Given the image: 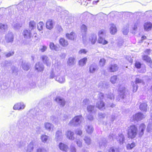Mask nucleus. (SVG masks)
I'll list each match as a JSON object with an SVG mask.
<instances>
[{"instance_id":"obj_1","label":"nucleus","mask_w":152,"mask_h":152,"mask_svg":"<svg viewBox=\"0 0 152 152\" xmlns=\"http://www.w3.org/2000/svg\"><path fill=\"white\" fill-rule=\"evenodd\" d=\"M139 131L137 133V128L135 125L132 124L128 127L127 130L128 137L131 139H134L137 134L138 137H141L144 134L146 126L144 124L142 123L139 126Z\"/></svg>"},{"instance_id":"obj_2","label":"nucleus","mask_w":152,"mask_h":152,"mask_svg":"<svg viewBox=\"0 0 152 152\" xmlns=\"http://www.w3.org/2000/svg\"><path fill=\"white\" fill-rule=\"evenodd\" d=\"M133 120L137 121L142 120L144 118V115L141 113H138L135 114L132 116Z\"/></svg>"},{"instance_id":"obj_3","label":"nucleus","mask_w":152,"mask_h":152,"mask_svg":"<svg viewBox=\"0 0 152 152\" xmlns=\"http://www.w3.org/2000/svg\"><path fill=\"white\" fill-rule=\"evenodd\" d=\"M58 146L59 149L63 152H67L69 149L68 145L63 142H60Z\"/></svg>"},{"instance_id":"obj_4","label":"nucleus","mask_w":152,"mask_h":152,"mask_svg":"<svg viewBox=\"0 0 152 152\" xmlns=\"http://www.w3.org/2000/svg\"><path fill=\"white\" fill-rule=\"evenodd\" d=\"M41 58L44 64L48 66H50L51 64V61L48 57L46 55H43L41 56Z\"/></svg>"},{"instance_id":"obj_5","label":"nucleus","mask_w":152,"mask_h":152,"mask_svg":"<svg viewBox=\"0 0 152 152\" xmlns=\"http://www.w3.org/2000/svg\"><path fill=\"white\" fill-rule=\"evenodd\" d=\"M55 25V22L51 19H49L46 22V26L47 28L49 30L53 29Z\"/></svg>"},{"instance_id":"obj_6","label":"nucleus","mask_w":152,"mask_h":152,"mask_svg":"<svg viewBox=\"0 0 152 152\" xmlns=\"http://www.w3.org/2000/svg\"><path fill=\"white\" fill-rule=\"evenodd\" d=\"M44 69V66L42 63L37 62L36 64L35 70L37 72H42L43 71Z\"/></svg>"},{"instance_id":"obj_7","label":"nucleus","mask_w":152,"mask_h":152,"mask_svg":"<svg viewBox=\"0 0 152 152\" xmlns=\"http://www.w3.org/2000/svg\"><path fill=\"white\" fill-rule=\"evenodd\" d=\"M118 69V67L117 64H113L109 66L107 69L110 72H114L117 71Z\"/></svg>"},{"instance_id":"obj_8","label":"nucleus","mask_w":152,"mask_h":152,"mask_svg":"<svg viewBox=\"0 0 152 152\" xmlns=\"http://www.w3.org/2000/svg\"><path fill=\"white\" fill-rule=\"evenodd\" d=\"M142 59L148 63V64L150 67L152 68V61L150 58L148 56L145 55H143L142 56Z\"/></svg>"},{"instance_id":"obj_9","label":"nucleus","mask_w":152,"mask_h":152,"mask_svg":"<svg viewBox=\"0 0 152 152\" xmlns=\"http://www.w3.org/2000/svg\"><path fill=\"white\" fill-rule=\"evenodd\" d=\"M97 40V36L95 34H92L89 36L88 42L92 44H94Z\"/></svg>"},{"instance_id":"obj_10","label":"nucleus","mask_w":152,"mask_h":152,"mask_svg":"<svg viewBox=\"0 0 152 152\" xmlns=\"http://www.w3.org/2000/svg\"><path fill=\"white\" fill-rule=\"evenodd\" d=\"M74 133L71 130H68L66 133V137L69 140H73L75 139Z\"/></svg>"},{"instance_id":"obj_11","label":"nucleus","mask_w":152,"mask_h":152,"mask_svg":"<svg viewBox=\"0 0 152 152\" xmlns=\"http://www.w3.org/2000/svg\"><path fill=\"white\" fill-rule=\"evenodd\" d=\"M109 26L110 33L112 34H115L117 31V28L115 25L111 23L110 24Z\"/></svg>"},{"instance_id":"obj_12","label":"nucleus","mask_w":152,"mask_h":152,"mask_svg":"<svg viewBox=\"0 0 152 152\" xmlns=\"http://www.w3.org/2000/svg\"><path fill=\"white\" fill-rule=\"evenodd\" d=\"M5 40L7 42H12L13 40L12 34L11 32H10L7 34L5 36Z\"/></svg>"},{"instance_id":"obj_13","label":"nucleus","mask_w":152,"mask_h":152,"mask_svg":"<svg viewBox=\"0 0 152 152\" xmlns=\"http://www.w3.org/2000/svg\"><path fill=\"white\" fill-rule=\"evenodd\" d=\"M23 34L24 38H25L29 39L31 37V31L30 30H24L23 31Z\"/></svg>"},{"instance_id":"obj_14","label":"nucleus","mask_w":152,"mask_h":152,"mask_svg":"<svg viewBox=\"0 0 152 152\" xmlns=\"http://www.w3.org/2000/svg\"><path fill=\"white\" fill-rule=\"evenodd\" d=\"M75 58L72 57H69L67 62V65L70 66H72L75 64Z\"/></svg>"},{"instance_id":"obj_15","label":"nucleus","mask_w":152,"mask_h":152,"mask_svg":"<svg viewBox=\"0 0 152 152\" xmlns=\"http://www.w3.org/2000/svg\"><path fill=\"white\" fill-rule=\"evenodd\" d=\"M25 105L21 103H18L15 104L13 106V108L14 110H20L23 109Z\"/></svg>"},{"instance_id":"obj_16","label":"nucleus","mask_w":152,"mask_h":152,"mask_svg":"<svg viewBox=\"0 0 152 152\" xmlns=\"http://www.w3.org/2000/svg\"><path fill=\"white\" fill-rule=\"evenodd\" d=\"M144 28L146 31L151 30L152 28V24L149 22H146L144 25Z\"/></svg>"},{"instance_id":"obj_17","label":"nucleus","mask_w":152,"mask_h":152,"mask_svg":"<svg viewBox=\"0 0 152 152\" xmlns=\"http://www.w3.org/2000/svg\"><path fill=\"white\" fill-rule=\"evenodd\" d=\"M55 80L61 83H64L65 81V76H58L55 78Z\"/></svg>"},{"instance_id":"obj_18","label":"nucleus","mask_w":152,"mask_h":152,"mask_svg":"<svg viewBox=\"0 0 152 152\" xmlns=\"http://www.w3.org/2000/svg\"><path fill=\"white\" fill-rule=\"evenodd\" d=\"M59 42L60 45L63 47H66L69 44L68 41L62 38L60 39Z\"/></svg>"},{"instance_id":"obj_19","label":"nucleus","mask_w":152,"mask_h":152,"mask_svg":"<svg viewBox=\"0 0 152 152\" xmlns=\"http://www.w3.org/2000/svg\"><path fill=\"white\" fill-rule=\"evenodd\" d=\"M50 49L52 50H55L57 51L59 50V47L55 45L53 42H50L49 44Z\"/></svg>"},{"instance_id":"obj_20","label":"nucleus","mask_w":152,"mask_h":152,"mask_svg":"<svg viewBox=\"0 0 152 152\" xmlns=\"http://www.w3.org/2000/svg\"><path fill=\"white\" fill-rule=\"evenodd\" d=\"M119 80V78L118 77L117 75H115L112 76L110 79V81L113 84L118 83Z\"/></svg>"},{"instance_id":"obj_21","label":"nucleus","mask_w":152,"mask_h":152,"mask_svg":"<svg viewBox=\"0 0 152 152\" xmlns=\"http://www.w3.org/2000/svg\"><path fill=\"white\" fill-rule=\"evenodd\" d=\"M97 69V66L95 64H91L89 68V71L91 73H94Z\"/></svg>"},{"instance_id":"obj_22","label":"nucleus","mask_w":152,"mask_h":152,"mask_svg":"<svg viewBox=\"0 0 152 152\" xmlns=\"http://www.w3.org/2000/svg\"><path fill=\"white\" fill-rule=\"evenodd\" d=\"M81 116H77L74 117L72 120L69 122V124L70 125L74 124L75 122H78L80 120V118Z\"/></svg>"},{"instance_id":"obj_23","label":"nucleus","mask_w":152,"mask_h":152,"mask_svg":"<svg viewBox=\"0 0 152 152\" xmlns=\"http://www.w3.org/2000/svg\"><path fill=\"white\" fill-rule=\"evenodd\" d=\"M87 60V58L86 57L81 59L79 61V65L81 66H84L86 64Z\"/></svg>"},{"instance_id":"obj_24","label":"nucleus","mask_w":152,"mask_h":152,"mask_svg":"<svg viewBox=\"0 0 152 152\" xmlns=\"http://www.w3.org/2000/svg\"><path fill=\"white\" fill-rule=\"evenodd\" d=\"M29 64L26 63L24 61H22V67L24 70H28L29 69Z\"/></svg>"},{"instance_id":"obj_25","label":"nucleus","mask_w":152,"mask_h":152,"mask_svg":"<svg viewBox=\"0 0 152 152\" xmlns=\"http://www.w3.org/2000/svg\"><path fill=\"white\" fill-rule=\"evenodd\" d=\"M55 69L58 73L59 74L60 72V70L61 68V65L60 63H57L55 64Z\"/></svg>"},{"instance_id":"obj_26","label":"nucleus","mask_w":152,"mask_h":152,"mask_svg":"<svg viewBox=\"0 0 152 152\" xmlns=\"http://www.w3.org/2000/svg\"><path fill=\"white\" fill-rule=\"evenodd\" d=\"M96 106L99 109H104L105 106L104 103L103 101H100L97 103Z\"/></svg>"},{"instance_id":"obj_27","label":"nucleus","mask_w":152,"mask_h":152,"mask_svg":"<svg viewBox=\"0 0 152 152\" xmlns=\"http://www.w3.org/2000/svg\"><path fill=\"white\" fill-rule=\"evenodd\" d=\"M66 37L71 40H73L75 37V34L74 33L72 32L70 34H66Z\"/></svg>"},{"instance_id":"obj_28","label":"nucleus","mask_w":152,"mask_h":152,"mask_svg":"<svg viewBox=\"0 0 152 152\" xmlns=\"http://www.w3.org/2000/svg\"><path fill=\"white\" fill-rule=\"evenodd\" d=\"M129 26L128 24L124 26L122 29V32L124 35H126L128 34L129 32Z\"/></svg>"},{"instance_id":"obj_29","label":"nucleus","mask_w":152,"mask_h":152,"mask_svg":"<svg viewBox=\"0 0 152 152\" xmlns=\"http://www.w3.org/2000/svg\"><path fill=\"white\" fill-rule=\"evenodd\" d=\"M36 23L34 20H31L29 23V27L31 30L34 29L36 27Z\"/></svg>"},{"instance_id":"obj_30","label":"nucleus","mask_w":152,"mask_h":152,"mask_svg":"<svg viewBox=\"0 0 152 152\" xmlns=\"http://www.w3.org/2000/svg\"><path fill=\"white\" fill-rule=\"evenodd\" d=\"M45 127L46 129L48 131H50L53 126L51 124L47 122L45 123Z\"/></svg>"},{"instance_id":"obj_31","label":"nucleus","mask_w":152,"mask_h":152,"mask_svg":"<svg viewBox=\"0 0 152 152\" xmlns=\"http://www.w3.org/2000/svg\"><path fill=\"white\" fill-rule=\"evenodd\" d=\"M98 42L103 45L107 44L108 43V42L102 38V37H99L98 40Z\"/></svg>"},{"instance_id":"obj_32","label":"nucleus","mask_w":152,"mask_h":152,"mask_svg":"<svg viewBox=\"0 0 152 152\" xmlns=\"http://www.w3.org/2000/svg\"><path fill=\"white\" fill-rule=\"evenodd\" d=\"M108 84L105 82H101L98 85L99 87L102 88H105L107 87Z\"/></svg>"},{"instance_id":"obj_33","label":"nucleus","mask_w":152,"mask_h":152,"mask_svg":"<svg viewBox=\"0 0 152 152\" xmlns=\"http://www.w3.org/2000/svg\"><path fill=\"white\" fill-rule=\"evenodd\" d=\"M44 26V23L42 22H40L37 25L38 30L39 31H42Z\"/></svg>"},{"instance_id":"obj_34","label":"nucleus","mask_w":152,"mask_h":152,"mask_svg":"<svg viewBox=\"0 0 152 152\" xmlns=\"http://www.w3.org/2000/svg\"><path fill=\"white\" fill-rule=\"evenodd\" d=\"M135 143L134 142H132L131 144H128L126 145V148L127 150H129L132 149L135 146Z\"/></svg>"},{"instance_id":"obj_35","label":"nucleus","mask_w":152,"mask_h":152,"mask_svg":"<svg viewBox=\"0 0 152 152\" xmlns=\"http://www.w3.org/2000/svg\"><path fill=\"white\" fill-rule=\"evenodd\" d=\"M24 22L21 23H14L13 24L14 28L15 29H18L20 28L23 25Z\"/></svg>"},{"instance_id":"obj_36","label":"nucleus","mask_w":152,"mask_h":152,"mask_svg":"<svg viewBox=\"0 0 152 152\" xmlns=\"http://www.w3.org/2000/svg\"><path fill=\"white\" fill-rule=\"evenodd\" d=\"M135 82V83H143V80L141 79L140 78V77L139 75L136 76Z\"/></svg>"},{"instance_id":"obj_37","label":"nucleus","mask_w":152,"mask_h":152,"mask_svg":"<svg viewBox=\"0 0 152 152\" xmlns=\"http://www.w3.org/2000/svg\"><path fill=\"white\" fill-rule=\"evenodd\" d=\"M87 28L86 26L84 25H82L81 26V30L83 34H86L87 31Z\"/></svg>"},{"instance_id":"obj_38","label":"nucleus","mask_w":152,"mask_h":152,"mask_svg":"<svg viewBox=\"0 0 152 152\" xmlns=\"http://www.w3.org/2000/svg\"><path fill=\"white\" fill-rule=\"evenodd\" d=\"M55 100L57 102H58L60 104V105L62 106H64L65 104V102L63 99L59 98H56Z\"/></svg>"},{"instance_id":"obj_39","label":"nucleus","mask_w":152,"mask_h":152,"mask_svg":"<svg viewBox=\"0 0 152 152\" xmlns=\"http://www.w3.org/2000/svg\"><path fill=\"white\" fill-rule=\"evenodd\" d=\"M118 91L119 92L123 94H124L126 93V88L124 86H120L118 89Z\"/></svg>"},{"instance_id":"obj_40","label":"nucleus","mask_w":152,"mask_h":152,"mask_svg":"<svg viewBox=\"0 0 152 152\" xmlns=\"http://www.w3.org/2000/svg\"><path fill=\"white\" fill-rule=\"evenodd\" d=\"M147 106V105L145 103H142L140 105V108L141 110H145Z\"/></svg>"},{"instance_id":"obj_41","label":"nucleus","mask_w":152,"mask_h":152,"mask_svg":"<svg viewBox=\"0 0 152 152\" xmlns=\"http://www.w3.org/2000/svg\"><path fill=\"white\" fill-rule=\"evenodd\" d=\"M12 72V73L15 75H16L17 74L18 69L15 66H12L11 68Z\"/></svg>"},{"instance_id":"obj_42","label":"nucleus","mask_w":152,"mask_h":152,"mask_svg":"<svg viewBox=\"0 0 152 152\" xmlns=\"http://www.w3.org/2000/svg\"><path fill=\"white\" fill-rule=\"evenodd\" d=\"M132 84L133 86L132 91L133 92H136L137 89V85L136 83H135V82H132Z\"/></svg>"},{"instance_id":"obj_43","label":"nucleus","mask_w":152,"mask_h":152,"mask_svg":"<svg viewBox=\"0 0 152 152\" xmlns=\"http://www.w3.org/2000/svg\"><path fill=\"white\" fill-rule=\"evenodd\" d=\"M139 26V22L138 21L135 22L132 27V29L134 31H136Z\"/></svg>"},{"instance_id":"obj_44","label":"nucleus","mask_w":152,"mask_h":152,"mask_svg":"<svg viewBox=\"0 0 152 152\" xmlns=\"http://www.w3.org/2000/svg\"><path fill=\"white\" fill-rule=\"evenodd\" d=\"M105 60L104 58L101 59L99 61V65L100 66H104L105 64Z\"/></svg>"},{"instance_id":"obj_45","label":"nucleus","mask_w":152,"mask_h":152,"mask_svg":"<svg viewBox=\"0 0 152 152\" xmlns=\"http://www.w3.org/2000/svg\"><path fill=\"white\" fill-rule=\"evenodd\" d=\"M105 33V31L104 30H101L99 31L98 32V35L99 36V37H102Z\"/></svg>"},{"instance_id":"obj_46","label":"nucleus","mask_w":152,"mask_h":152,"mask_svg":"<svg viewBox=\"0 0 152 152\" xmlns=\"http://www.w3.org/2000/svg\"><path fill=\"white\" fill-rule=\"evenodd\" d=\"M108 152H119V150L118 148L111 147L109 149Z\"/></svg>"},{"instance_id":"obj_47","label":"nucleus","mask_w":152,"mask_h":152,"mask_svg":"<svg viewBox=\"0 0 152 152\" xmlns=\"http://www.w3.org/2000/svg\"><path fill=\"white\" fill-rule=\"evenodd\" d=\"M48 139V137L45 135H42L41 137V139L42 141L43 142H46Z\"/></svg>"},{"instance_id":"obj_48","label":"nucleus","mask_w":152,"mask_h":152,"mask_svg":"<svg viewBox=\"0 0 152 152\" xmlns=\"http://www.w3.org/2000/svg\"><path fill=\"white\" fill-rule=\"evenodd\" d=\"M93 130V128L89 126H88L86 129V131L88 133H92Z\"/></svg>"},{"instance_id":"obj_49","label":"nucleus","mask_w":152,"mask_h":152,"mask_svg":"<svg viewBox=\"0 0 152 152\" xmlns=\"http://www.w3.org/2000/svg\"><path fill=\"white\" fill-rule=\"evenodd\" d=\"M47 49V47L46 46L44 45L41 47L40 49V50L42 52H44Z\"/></svg>"},{"instance_id":"obj_50","label":"nucleus","mask_w":152,"mask_h":152,"mask_svg":"<svg viewBox=\"0 0 152 152\" xmlns=\"http://www.w3.org/2000/svg\"><path fill=\"white\" fill-rule=\"evenodd\" d=\"M7 28V25L3 24L0 23V29L2 30H5Z\"/></svg>"},{"instance_id":"obj_51","label":"nucleus","mask_w":152,"mask_h":152,"mask_svg":"<svg viewBox=\"0 0 152 152\" xmlns=\"http://www.w3.org/2000/svg\"><path fill=\"white\" fill-rule=\"evenodd\" d=\"M62 134V132L60 130H58L56 133V138H58L60 137Z\"/></svg>"},{"instance_id":"obj_52","label":"nucleus","mask_w":152,"mask_h":152,"mask_svg":"<svg viewBox=\"0 0 152 152\" xmlns=\"http://www.w3.org/2000/svg\"><path fill=\"white\" fill-rule=\"evenodd\" d=\"M88 51L85 49H82L79 51L78 53L79 54H85L87 53Z\"/></svg>"},{"instance_id":"obj_53","label":"nucleus","mask_w":152,"mask_h":152,"mask_svg":"<svg viewBox=\"0 0 152 152\" xmlns=\"http://www.w3.org/2000/svg\"><path fill=\"white\" fill-rule=\"evenodd\" d=\"M135 66L136 68L139 69L141 67V64L140 62L136 61L135 63Z\"/></svg>"},{"instance_id":"obj_54","label":"nucleus","mask_w":152,"mask_h":152,"mask_svg":"<svg viewBox=\"0 0 152 152\" xmlns=\"http://www.w3.org/2000/svg\"><path fill=\"white\" fill-rule=\"evenodd\" d=\"M57 30L59 32H61L63 31V29L61 26L59 25L57 26L56 27Z\"/></svg>"},{"instance_id":"obj_55","label":"nucleus","mask_w":152,"mask_h":152,"mask_svg":"<svg viewBox=\"0 0 152 152\" xmlns=\"http://www.w3.org/2000/svg\"><path fill=\"white\" fill-rule=\"evenodd\" d=\"M84 140L87 144H89L90 143L91 140L89 137H85L84 138Z\"/></svg>"},{"instance_id":"obj_56","label":"nucleus","mask_w":152,"mask_h":152,"mask_svg":"<svg viewBox=\"0 0 152 152\" xmlns=\"http://www.w3.org/2000/svg\"><path fill=\"white\" fill-rule=\"evenodd\" d=\"M70 149L71 152H76V149L75 147L73 145H71L70 146Z\"/></svg>"},{"instance_id":"obj_57","label":"nucleus","mask_w":152,"mask_h":152,"mask_svg":"<svg viewBox=\"0 0 152 152\" xmlns=\"http://www.w3.org/2000/svg\"><path fill=\"white\" fill-rule=\"evenodd\" d=\"M76 134L77 135L81 136L82 134V131L81 130L78 129L76 132Z\"/></svg>"},{"instance_id":"obj_58","label":"nucleus","mask_w":152,"mask_h":152,"mask_svg":"<svg viewBox=\"0 0 152 152\" xmlns=\"http://www.w3.org/2000/svg\"><path fill=\"white\" fill-rule=\"evenodd\" d=\"M14 53V51H11L9 53H8L6 55V56L7 57H9L12 55H13Z\"/></svg>"},{"instance_id":"obj_59","label":"nucleus","mask_w":152,"mask_h":152,"mask_svg":"<svg viewBox=\"0 0 152 152\" xmlns=\"http://www.w3.org/2000/svg\"><path fill=\"white\" fill-rule=\"evenodd\" d=\"M66 54L64 53H61L59 55L60 57L61 58H65L66 57Z\"/></svg>"},{"instance_id":"obj_60","label":"nucleus","mask_w":152,"mask_h":152,"mask_svg":"<svg viewBox=\"0 0 152 152\" xmlns=\"http://www.w3.org/2000/svg\"><path fill=\"white\" fill-rule=\"evenodd\" d=\"M46 151L45 150L39 148L37 149V152H46Z\"/></svg>"},{"instance_id":"obj_61","label":"nucleus","mask_w":152,"mask_h":152,"mask_svg":"<svg viewBox=\"0 0 152 152\" xmlns=\"http://www.w3.org/2000/svg\"><path fill=\"white\" fill-rule=\"evenodd\" d=\"M124 41L122 40L119 41L118 44V47H121L123 45Z\"/></svg>"},{"instance_id":"obj_62","label":"nucleus","mask_w":152,"mask_h":152,"mask_svg":"<svg viewBox=\"0 0 152 152\" xmlns=\"http://www.w3.org/2000/svg\"><path fill=\"white\" fill-rule=\"evenodd\" d=\"M83 42L84 44L86 45L88 43L87 40H86V37H83Z\"/></svg>"},{"instance_id":"obj_63","label":"nucleus","mask_w":152,"mask_h":152,"mask_svg":"<svg viewBox=\"0 0 152 152\" xmlns=\"http://www.w3.org/2000/svg\"><path fill=\"white\" fill-rule=\"evenodd\" d=\"M94 106L91 105L87 107V109L89 111H91L93 109Z\"/></svg>"},{"instance_id":"obj_64","label":"nucleus","mask_w":152,"mask_h":152,"mask_svg":"<svg viewBox=\"0 0 152 152\" xmlns=\"http://www.w3.org/2000/svg\"><path fill=\"white\" fill-rule=\"evenodd\" d=\"M151 52V50L149 49H147L144 51L145 53L147 54H149Z\"/></svg>"}]
</instances>
